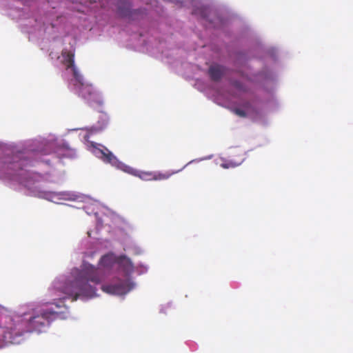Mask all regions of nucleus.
Returning a JSON list of instances; mask_svg holds the SVG:
<instances>
[{
	"label": "nucleus",
	"instance_id": "f257e3e1",
	"mask_svg": "<svg viewBox=\"0 0 353 353\" xmlns=\"http://www.w3.org/2000/svg\"><path fill=\"white\" fill-rule=\"evenodd\" d=\"M236 40L250 48L248 52H236L233 57L235 71L244 83L230 81L235 93L220 87L214 88V92L228 101L236 97L230 104L233 112L265 125L268 122V115L281 107L275 94L282 68L281 52L278 48L266 44L249 26L239 30Z\"/></svg>",
	"mask_w": 353,
	"mask_h": 353
},
{
	"label": "nucleus",
	"instance_id": "f03ea898",
	"mask_svg": "<svg viewBox=\"0 0 353 353\" xmlns=\"http://www.w3.org/2000/svg\"><path fill=\"white\" fill-rule=\"evenodd\" d=\"M148 269V265L141 262L134 265L124 253L109 252L101 256L97 266L83 260L79 267L57 276L48 288L46 298L36 303L49 328L54 319H65L70 316L67 300L93 299L99 296V287L108 294L125 296L137 288L132 274H146Z\"/></svg>",
	"mask_w": 353,
	"mask_h": 353
},
{
	"label": "nucleus",
	"instance_id": "7ed1b4c3",
	"mask_svg": "<svg viewBox=\"0 0 353 353\" xmlns=\"http://www.w3.org/2000/svg\"><path fill=\"white\" fill-rule=\"evenodd\" d=\"M50 154L58 159L78 157L77 150L66 141L52 133L17 143L0 141V179L30 196L28 184L39 188H45L42 182L61 183L64 172L51 168L48 159L41 158Z\"/></svg>",
	"mask_w": 353,
	"mask_h": 353
},
{
	"label": "nucleus",
	"instance_id": "20e7f679",
	"mask_svg": "<svg viewBox=\"0 0 353 353\" xmlns=\"http://www.w3.org/2000/svg\"><path fill=\"white\" fill-rule=\"evenodd\" d=\"M30 196L52 202L63 204L64 201H81L88 215L93 214L96 219L95 230H89L87 236L83 238L77 246L78 251L85 257H93L95 252L102 249L113 247L112 241L119 242L125 251L135 255L144 253V250L131 236L133 226L124 219L85 195L74 191H52L46 188H35L26 185Z\"/></svg>",
	"mask_w": 353,
	"mask_h": 353
},
{
	"label": "nucleus",
	"instance_id": "39448f33",
	"mask_svg": "<svg viewBox=\"0 0 353 353\" xmlns=\"http://www.w3.org/2000/svg\"><path fill=\"white\" fill-rule=\"evenodd\" d=\"M54 26L47 30L46 39H47L46 42H48V46L42 44V48H50L51 52L49 54V57L52 61L53 64L65 70L63 77L68 81V88L70 91L81 97L90 106L97 109L100 112L96 124L90 128L80 129L81 132L79 134V137L87 149L99 158L95 154L94 150L99 149L104 152L102 148H108L101 144L90 141L89 139L94 134L101 133L107 128L110 117L106 112L101 110L103 103L101 93L92 85L84 82L83 77L79 74L74 65L75 48L74 47V41L71 40L69 48L64 47L61 52L55 50L61 44V37L54 35Z\"/></svg>",
	"mask_w": 353,
	"mask_h": 353
},
{
	"label": "nucleus",
	"instance_id": "423d86ee",
	"mask_svg": "<svg viewBox=\"0 0 353 353\" xmlns=\"http://www.w3.org/2000/svg\"><path fill=\"white\" fill-rule=\"evenodd\" d=\"M42 312L36 302H30L10 314L0 312V349L20 344L30 333L46 332L48 327Z\"/></svg>",
	"mask_w": 353,
	"mask_h": 353
},
{
	"label": "nucleus",
	"instance_id": "0eeeda50",
	"mask_svg": "<svg viewBox=\"0 0 353 353\" xmlns=\"http://www.w3.org/2000/svg\"><path fill=\"white\" fill-rule=\"evenodd\" d=\"M192 15L207 29H215L227 32L230 19L214 10L212 0H192Z\"/></svg>",
	"mask_w": 353,
	"mask_h": 353
},
{
	"label": "nucleus",
	"instance_id": "6e6552de",
	"mask_svg": "<svg viewBox=\"0 0 353 353\" xmlns=\"http://www.w3.org/2000/svg\"><path fill=\"white\" fill-rule=\"evenodd\" d=\"M157 34V32L153 30L146 33L141 32L139 34H133L131 39L134 41L137 48L145 50L152 55L158 54L166 55L164 50L165 43L159 39Z\"/></svg>",
	"mask_w": 353,
	"mask_h": 353
},
{
	"label": "nucleus",
	"instance_id": "1a4fd4ad",
	"mask_svg": "<svg viewBox=\"0 0 353 353\" xmlns=\"http://www.w3.org/2000/svg\"><path fill=\"white\" fill-rule=\"evenodd\" d=\"M95 149L94 152L104 163L111 165L117 170H121L132 176H138L142 180H154V172H144L136 170L124 163L120 161L114 154L108 149Z\"/></svg>",
	"mask_w": 353,
	"mask_h": 353
},
{
	"label": "nucleus",
	"instance_id": "9d476101",
	"mask_svg": "<svg viewBox=\"0 0 353 353\" xmlns=\"http://www.w3.org/2000/svg\"><path fill=\"white\" fill-rule=\"evenodd\" d=\"M227 68L217 63L211 65L208 71L210 79L215 83H219L221 79L226 74Z\"/></svg>",
	"mask_w": 353,
	"mask_h": 353
},
{
	"label": "nucleus",
	"instance_id": "9b49d317",
	"mask_svg": "<svg viewBox=\"0 0 353 353\" xmlns=\"http://www.w3.org/2000/svg\"><path fill=\"white\" fill-rule=\"evenodd\" d=\"M212 157H213V155L210 154V155L207 156V157H204L193 159V160L189 161L186 165H185L183 168H181V169H180L179 170H176V171L166 172L165 173H163V172H154V180H156V181L159 180L160 181V180L168 179L172 174L178 173L179 172L181 171L183 168H185L188 165L192 164L193 163H198V162H200V161H202L211 159L212 158Z\"/></svg>",
	"mask_w": 353,
	"mask_h": 353
},
{
	"label": "nucleus",
	"instance_id": "f8f14e48",
	"mask_svg": "<svg viewBox=\"0 0 353 353\" xmlns=\"http://www.w3.org/2000/svg\"><path fill=\"white\" fill-rule=\"evenodd\" d=\"M244 158L240 160L238 162L234 161H228L225 159H221L223 163L221 164V166L224 169H228L230 168H235L236 166L240 165L244 161Z\"/></svg>",
	"mask_w": 353,
	"mask_h": 353
},
{
	"label": "nucleus",
	"instance_id": "ddd939ff",
	"mask_svg": "<svg viewBox=\"0 0 353 353\" xmlns=\"http://www.w3.org/2000/svg\"><path fill=\"white\" fill-rule=\"evenodd\" d=\"M244 158L240 160L238 162L234 161H228L225 159H221L223 163L221 164V166L224 169H228L230 168H235L236 166L240 165L244 161Z\"/></svg>",
	"mask_w": 353,
	"mask_h": 353
},
{
	"label": "nucleus",
	"instance_id": "4468645a",
	"mask_svg": "<svg viewBox=\"0 0 353 353\" xmlns=\"http://www.w3.org/2000/svg\"><path fill=\"white\" fill-rule=\"evenodd\" d=\"M172 307V303H168L160 306L159 312L161 314H167V311Z\"/></svg>",
	"mask_w": 353,
	"mask_h": 353
},
{
	"label": "nucleus",
	"instance_id": "2eb2a0df",
	"mask_svg": "<svg viewBox=\"0 0 353 353\" xmlns=\"http://www.w3.org/2000/svg\"><path fill=\"white\" fill-rule=\"evenodd\" d=\"M78 130V129H71V130H70V131H76V130Z\"/></svg>",
	"mask_w": 353,
	"mask_h": 353
}]
</instances>
